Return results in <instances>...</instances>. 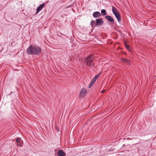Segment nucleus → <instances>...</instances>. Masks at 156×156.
<instances>
[{
  "label": "nucleus",
  "instance_id": "1",
  "mask_svg": "<svg viewBox=\"0 0 156 156\" xmlns=\"http://www.w3.org/2000/svg\"><path fill=\"white\" fill-rule=\"evenodd\" d=\"M27 51L29 55H38L41 53L42 49L38 46L35 45H30L27 48Z\"/></svg>",
  "mask_w": 156,
  "mask_h": 156
},
{
  "label": "nucleus",
  "instance_id": "2",
  "mask_svg": "<svg viewBox=\"0 0 156 156\" xmlns=\"http://www.w3.org/2000/svg\"><path fill=\"white\" fill-rule=\"evenodd\" d=\"M94 60V57L93 55H89L85 58L84 60V62L86 65L91 67L94 66V64L93 63Z\"/></svg>",
  "mask_w": 156,
  "mask_h": 156
},
{
  "label": "nucleus",
  "instance_id": "3",
  "mask_svg": "<svg viewBox=\"0 0 156 156\" xmlns=\"http://www.w3.org/2000/svg\"><path fill=\"white\" fill-rule=\"evenodd\" d=\"M112 11L113 14L116 17L117 20L119 22L121 20V16L117 9L115 7H112Z\"/></svg>",
  "mask_w": 156,
  "mask_h": 156
},
{
  "label": "nucleus",
  "instance_id": "4",
  "mask_svg": "<svg viewBox=\"0 0 156 156\" xmlns=\"http://www.w3.org/2000/svg\"><path fill=\"white\" fill-rule=\"evenodd\" d=\"M96 26H101L104 23V21L102 18H100L96 19Z\"/></svg>",
  "mask_w": 156,
  "mask_h": 156
},
{
  "label": "nucleus",
  "instance_id": "5",
  "mask_svg": "<svg viewBox=\"0 0 156 156\" xmlns=\"http://www.w3.org/2000/svg\"><path fill=\"white\" fill-rule=\"evenodd\" d=\"M46 5V2H44L43 3L38 6L37 9V11L36 12V14L38 13L41 10L43 9Z\"/></svg>",
  "mask_w": 156,
  "mask_h": 156
},
{
  "label": "nucleus",
  "instance_id": "6",
  "mask_svg": "<svg viewBox=\"0 0 156 156\" xmlns=\"http://www.w3.org/2000/svg\"><path fill=\"white\" fill-rule=\"evenodd\" d=\"M93 16L95 18H98L100 17L101 14L99 12L96 11L93 13Z\"/></svg>",
  "mask_w": 156,
  "mask_h": 156
},
{
  "label": "nucleus",
  "instance_id": "7",
  "mask_svg": "<svg viewBox=\"0 0 156 156\" xmlns=\"http://www.w3.org/2000/svg\"><path fill=\"white\" fill-rule=\"evenodd\" d=\"M86 90L85 88H82L80 91V97H83L84 96L86 93Z\"/></svg>",
  "mask_w": 156,
  "mask_h": 156
},
{
  "label": "nucleus",
  "instance_id": "8",
  "mask_svg": "<svg viewBox=\"0 0 156 156\" xmlns=\"http://www.w3.org/2000/svg\"><path fill=\"white\" fill-rule=\"evenodd\" d=\"M105 18L108 20L109 21L112 23H113L114 21V20L110 16H105Z\"/></svg>",
  "mask_w": 156,
  "mask_h": 156
},
{
  "label": "nucleus",
  "instance_id": "9",
  "mask_svg": "<svg viewBox=\"0 0 156 156\" xmlns=\"http://www.w3.org/2000/svg\"><path fill=\"white\" fill-rule=\"evenodd\" d=\"M58 156H65L66 154L62 150H59L58 152Z\"/></svg>",
  "mask_w": 156,
  "mask_h": 156
},
{
  "label": "nucleus",
  "instance_id": "10",
  "mask_svg": "<svg viewBox=\"0 0 156 156\" xmlns=\"http://www.w3.org/2000/svg\"><path fill=\"white\" fill-rule=\"evenodd\" d=\"M101 13L102 16H104L106 15L107 13L106 10L105 9H102L101 11Z\"/></svg>",
  "mask_w": 156,
  "mask_h": 156
},
{
  "label": "nucleus",
  "instance_id": "11",
  "mask_svg": "<svg viewBox=\"0 0 156 156\" xmlns=\"http://www.w3.org/2000/svg\"><path fill=\"white\" fill-rule=\"evenodd\" d=\"M122 60L124 62H126L128 64H129L130 62L129 60L123 58L122 59Z\"/></svg>",
  "mask_w": 156,
  "mask_h": 156
},
{
  "label": "nucleus",
  "instance_id": "12",
  "mask_svg": "<svg viewBox=\"0 0 156 156\" xmlns=\"http://www.w3.org/2000/svg\"><path fill=\"white\" fill-rule=\"evenodd\" d=\"M95 23V22L94 20L92 21L90 23V25L92 27H93Z\"/></svg>",
  "mask_w": 156,
  "mask_h": 156
},
{
  "label": "nucleus",
  "instance_id": "13",
  "mask_svg": "<svg viewBox=\"0 0 156 156\" xmlns=\"http://www.w3.org/2000/svg\"><path fill=\"white\" fill-rule=\"evenodd\" d=\"M21 138H18L16 140V142L17 143H19L20 142V141Z\"/></svg>",
  "mask_w": 156,
  "mask_h": 156
},
{
  "label": "nucleus",
  "instance_id": "14",
  "mask_svg": "<svg viewBox=\"0 0 156 156\" xmlns=\"http://www.w3.org/2000/svg\"><path fill=\"white\" fill-rule=\"evenodd\" d=\"M94 83L91 82L90 85H89V86L88 87L89 88H90L93 85Z\"/></svg>",
  "mask_w": 156,
  "mask_h": 156
},
{
  "label": "nucleus",
  "instance_id": "15",
  "mask_svg": "<svg viewBox=\"0 0 156 156\" xmlns=\"http://www.w3.org/2000/svg\"><path fill=\"white\" fill-rule=\"evenodd\" d=\"M100 74H98L95 77H94L96 78L97 79L100 76Z\"/></svg>",
  "mask_w": 156,
  "mask_h": 156
},
{
  "label": "nucleus",
  "instance_id": "16",
  "mask_svg": "<svg viewBox=\"0 0 156 156\" xmlns=\"http://www.w3.org/2000/svg\"><path fill=\"white\" fill-rule=\"evenodd\" d=\"M96 80L97 79L94 77L91 82L94 83L96 81Z\"/></svg>",
  "mask_w": 156,
  "mask_h": 156
},
{
  "label": "nucleus",
  "instance_id": "17",
  "mask_svg": "<svg viewBox=\"0 0 156 156\" xmlns=\"http://www.w3.org/2000/svg\"><path fill=\"white\" fill-rule=\"evenodd\" d=\"M125 46L126 47V48L128 49H129V46L128 45H127L126 44H125Z\"/></svg>",
  "mask_w": 156,
  "mask_h": 156
},
{
  "label": "nucleus",
  "instance_id": "18",
  "mask_svg": "<svg viewBox=\"0 0 156 156\" xmlns=\"http://www.w3.org/2000/svg\"><path fill=\"white\" fill-rule=\"evenodd\" d=\"M56 130L57 132H59V131L58 128L57 127V126H56Z\"/></svg>",
  "mask_w": 156,
  "mask_h": 156
},
{
  "label": "nucleus",
  "instance_id": "19",
  "mask_svg": "<svg viewBox=\"0 0 156 156\" xmlns=\"http://www.w3.org/2000/svg\"><path fill=\"white\" fill-rule=\"evenodd\" d=\"M17 146H18V147H21V145L20 144H18L17 145Z\"/></svg>",
  "mask_w": 156,
  "mask_h": 156
},
{
  "label": "nucleus",
  "instance_id": "20",
  "mask_svg": "<svg viewBox=\"0 0 156 156\" xmlns=\"http://www.w3.org/2000/svg\"><path fill=\"white\" fill-rule=\"evenodd\" d=\"M69 7H70V5H69V6H67V7L65 8V9L68 8H69Z\"/></svg>",
  "mask_w": 156,
  "mask_h": 156
},
{
  "label": "nucleus",
  "instance_id": "21",
  "mask_svg": "<svg viewBox=\"0 0 156 156\" xmlns=\"http://www.w3.org/2000/svg\"><path fill=\"white\" fill-rule=\"evenodd\" d=\"M104 91H105V90H104V91H102L101 92V93H103L104 92Z\"/></svg>",
  "mask_w": 156,
  "mask_h": 156
}]
</instances>
